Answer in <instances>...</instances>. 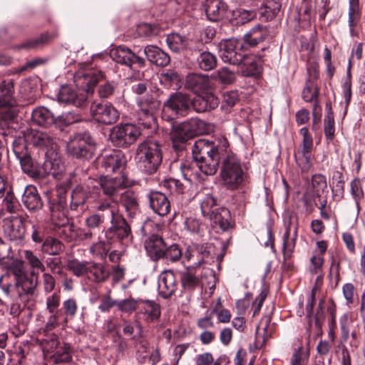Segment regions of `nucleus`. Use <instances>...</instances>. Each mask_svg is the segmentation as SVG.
I'll use <instances>...</instances> for the list:
<instances>
[{
    "instance_id": "1",
    "label": "nucleus",
    "mask_w": 365,
    "mask_h": 365,
    "mask_svg": "<svg viewBox=\"0 0 365 365\" xmlns=\"http://www.w3.org/2000/svg\"><path fill=\"white\" fill-rule=\"evenodd\" d=\"M126 158L121 150H113L102 157L101 167L106 174H96V170L84 167H77L69 173L67 182H86L88 180H100V182H136L130 179L125 168Z\"/></svg>"
},
{
    "instance_id": "2",
    "label": "nucleus",
    "mask_w": 365,
    "mask_h": 365,
    "mask_svg": "<svg viewBox=\"0 0 365 365\" xmlns=\"http://www.w3.org/2000/svg\"><path fill=\"white\" fill-rule=\"evenodd\" d=\"M7 274L13 277L14 284H4V276L0 277V288L6 297H11V289L14 288L18 298L28 302L37 295L38 276L34 271L28 272L22 260H14L7 268Z\"/></svg>"
},
{
    "instance_id": "3",
    "label": "nucleus",
    "mask_w": 365,
    "mask_h": 365,
    "mask_svg": "<svg viewBox=\"0 0 365 365\" xmlns=\"http://www.w3.org/2000/svg\"><path fill=\"white\" fill-rule=\"evenodd\" d=\"M223 149L214 142L200 138L196 140L192 148L193 160L200 170L206 175L217 173Z\"/></svg>"
},
{
    "instance_id": "4",
    "label": "nucleus",
    "mask_w": 365,
    "mask_h": 365,
    "mask_svg": "<svg viewBox=\"0 0 365 365\" xmlns=\"http://www.w3.org/2000/svg\"><path fill=\"white\" fill-rule=\"evenodd\" d=\"M73 78L77 85L86 86L88 92L98 85V96L101 98H110L115 94L118 88L116 82L106 80L103 72L98 69L85 68L78 70Z\"/></svg>"
},
{
    "instance_id": "5",
    "label": "nucleus",
    "mask_w": 365,
    "mask_h": 365,
    "mask_svg": "<svg viewBox=\"0 0 365 365\" xmlns=\"http://www.w3.org/2000/svg\"><path fill=\"white\" fill-rule=\"evenodd\" d=\"M204 127L205 122L197 118L173 125L170 132L173 148L176 151H182L185 142L204 133Z\"/></svg>"
},
{
    "instance_id": "6",
    "label": "nucleus",
    "mask_w": 365,
    "mask_h": 365,
    "mask_svg": "<svg viewBox=\"0 0 365 365\" xmlns=\"http://www.w3.org/2000/svg\"><path fill=\"white\" fill-rule=\"evenodd\" d=\"M138 154L143 160L146 172L151 174L157 170L162 163V145L155 139H147L138 148Z\"/></svg>"
},
{
    "instance_id": "7",
    "label": "nucleus",
    "mask_w": 365,
    "mask_h": 365,
    "mask_svg": "<svg viewBox=\"0 0 365 365\" xmlns=\"http://www.w3.org/2000/svg\"><path fill=\"white\" fill-rule=\"evenodd\" d=\"M140 134L139 128L133 124H120L110 129L109 140L115 147L128 148L137 140Z\"/></svg>"
},
{
    "instance_id": "8",
    "label": "nucleus",
    "mask_w": 365,
    "mask_h": 365,
    "mask_svg": "<svg viewBox=\"0 0 365 365\" xmlns=\"http://www.w3.org/2000/svg\"><path fill=\"white\" fill-rule=\"evenodd\" d=\"M246 49L242 39H227L220 44V56L225 63L240 65L245 57Z\"/></svg>"
},
{
    "instance_id": "9",
    "label": "nucleus",
    "mask_w": 365,
    "mask_h": 365,
    "mask_svg": "<svg viewBox=\"0 0 365 365\" xmlns=\"http://www.w3.org/2000/svg\"><path fill=\"white\" fill-rule=\"evenodd\" d=\"M220 175L227 182H243L249 180L247 173L244 171L240 160L233 153H227L223 159Z\"/></svg>"
},
{
    "instance_id": "10",
    "label": "nucleus",
    "mask_w": 365,
    "mask_h": 365,
    "mask_svg": "<svg viewBox=\"0 0 365 365\" xmlns=\"http://www.w3.org/2000/svg\"><path fill=\"white\" fill-rule=\"evenodd\" d=\"M191 97L181 91L172 93L164 102V108L177 117H185L190 113Z\"/></svg>"
},
{
    "instance_id": "11",
    "label": "nucleus",
    "mask_w": 365,
    "mask_h": 365,
    "mask_svg": "<svg viewBox=\"0 0 365 365\" xmlns=\"http://www.w3.org/2000/svg\"><path fill=\"white\" fill-rule=\"evenodd\" d=\"M111 226L105 231V236L108 240H118L123 243H128L133 239L130 225L120 214L111 222Z\"/></svg>"
},
{
    "instance_id": "12",
    "label": "nucleus",
    "mask_w": 365,
    "mask_h": 365,
    "mask_svg": "<svg viewBox=\"0 0 365 365\" xmlns=\"http://www.w3.org/2000/svg\"><path fill=\"white\" fill-rule=\"evenodd\" d=\"M26 139L34 146L43 148L45 150L46 157L58 153V145L56 139L47 133L32 129L28 130Z\"/></svg>"
},
{
    "instance_id": "13",
    "label": "nucleus",
    "mask_w": 365,
    "mask_h": 365,
    "mask_svg": "<svg viewBox=\"0 0 365 365\" xmlns=\"http://www.w3.org/2000/svg\"><path fill=\"white\" fill-rule=\"evenodd\" d=\"M95 150V145L91 137L85 134L78 136L68 145V152L74 158L89 160Z\"/></svg>"
},
{
    "instance_id": "14",
    "label": "nucleus",
    "mask_w": 365,
    "mask_h": 365,
    "mask_svg": "<svg viewBox=\"0 0 365 365\" xmlns=\"http://www.w3.org/2000/svg\"><path fill=\"white\" fill-rule=\"evenodd\" d=\"M140 120L145 128H149L155 124V113L160 106V102L151 96H146L138 99Z\"/></svg>"
},
{
    "instance_id": "15",
    "label": "nucleus",
    "mask_w": 365,
    "mask_h": 365,
    "mask_svg": "<svg viewBox=\"0 0 365 365\" xmlns=\"http://www.w3.org/2000/svg\"><path fill=\"white\" fill-rule=\"evenodd\" d=\"M91 113L93 119L104 125L115 123L119 118V113L110 103H92Z\"/></svg>"
},
{
    "instance_id": "16",
    "label": "nucleus",
    "mask_w": 365,
    "mask_h": 365,
    "mask_svg": "<svg viewBox=\"0 0 365 365\" xmlns=\"http://www.w3.org/2000/svg\"><path fill=\"white\" fill-rule=\"evenodd\" d=\"M68 115L65 117L63 115L55 117L54 114L44 106H39L34 109L31 113L32 122L36 125L44 128H48L53 124L68 125L71 122L66 121Z\"/></svg>"
},
{
    "instance_id": "17",
    "label": "nucleus",
    "mask_w": 365,
    "mask_h": 365,
    "mask_svg": "<svg viewBox=\"0 0 365 365\" xmlns=\"http://www.w3.org/2000/svg\"><path fill=\"white\" fill-rule=\"evenodd\" d=\"M58 101L78 108L88 104V91H76L68 86H63L58 93Z\"/></svg>"
},
{
    "instance_id": "18",
    "label": "nucleus",
    "mask_w": 365,
    "mask_h": 365,
    "mask_svg": "<svg viewBox=\"0 0 365 365\" xmlns=\"http://www.w3.org/2000/svg\"><path fill=\"white\" fill-rule=\"evenodd\" d=\"M110 55L116 63L130 68L135 66L137 68H141L145 66V60L143 57L135 55L130 49L125 46H120L111 50Z\"/></svg>"
},
{
    "instance_id": "19",
    "label": "nucleus",
    "mask_w": 365,
    "mask_h": 365,
    "mask_svg": "<svg viewBox=\"0 0 365 365\" xmlns=\"http://www.w3.org/2000/svg\"><path fill=\"white\" fill-rule=\"evenodd\" d=\"M41 171L44 174L41 176V179H44L46 177L49 178L50 176L55 180H61L63 178L65 166L58 153L46 157Z\"/></svg>"
},
{
    "instance_id": "20",
    "label": "nucleus",
    "mask_w": 365,
    "mask_h": 365,
    "mask_svg": "<svg viewBox=\"0 0 365 365\" xmlns=\"http://www.w3.org/2000/svg\"><path fill=\"white\" fill-rule=\"evenodd\" d=\"M48 343L51 349H54V353L51 356V360L56 363H68L72 360L71 346L69 344L59 341L58 336L55 334L51 336Z\"/></svg>"
},
{
    "instance_id": "21",
    "label": "nucleus",
    "mask_w": 365,
    "mask_h": 365,
    "mask_svg": "<svg viewBox=\"0 0 365 365\" xmlns=\"http://www.w3.org/2000/svg\"><path fill=\"white\" fill-rule=\"evenodd\" d=\"M178 285L176 277L171 270H165L158 277V294L164 299L173 295L178 289Z\"/></svg>"
},
{
    "instance_id": "22",
    "label": "nucleus",
    "mask_w": 365,
    "mask_h": 365,
    "mask_svg": "<svg viewBox=\"0 0 365 365\" xmlns=\"http://www.w3.org/2000/svg\"><path fill=\"white\" fill-rule=\"evenodd\" d=\"M219 103V98L212 93L197 95L191 98L190 111L193 110L198 113L211 111L217 108Z\"/></svg>"
},
{
    "instance_id": "23",
    "label": "nucleus",
    "mask_w": 365,
    "mask_h": 365,
    "mask_svg": "<svg viewBox=\"0 0 365 365\" xmlns=\"http://www.w3.org/2000/svg\"><path fill=\"white\" fill-rule=\"evenodd\" d=\"M165 245L163 238L156 234L149 236L144 242L145 249L153 261L161 259Z\"/></svg>"
},
{
    "instance_id": "24",
    "label": "nucleus",
    "mask_w": 365,
    "mask_h": 365,
    "mask_svg": "<svg viewBox=\"0 0 365 365\" xmlns=\"http://www.w3.org/2000/svg\"><path fill=\"white\" fill-rule=\"evenodd\" d=\"M207 19L217 21L223 18L227 5L222 0H205L202 4Z\"/></svg>"
},
{
    "instance_id": "25",
    "label": "nucleus",
    "mask_w": 365,
    "mask_h": 365,
    "mask_svg": "<svg viewBox=\"0 0 365 365\" xmlns=\"http://www.w3.org/2000/svg\"><path fill=\"white\" fill-rule=\"evenodd\" d=\"M120 201L124 207L127 215L133 218L140 213V205L136 194L131 190H125L119 194Z\"/></svg>"
},
{
    "instance_id": "26",
    "label": "nucleus",
    "mask_w": 365,
    "mask_h": 365,
    "mask_svg": "<svg viewBox=\"0 0 365 365\" xmlns=\"http://www.w3.org/2000/svg\"><path fill=\"white\" fill-rule=\"evenodd\" d=\"M150 206L160 216L166 215L170 210V202L165 194L161 192L151 191L148 194Z\"/></svg>"
},
{
    "instance_id": "27",
    "label": "nucleus",
    "mask_w": 365,
    "mask_h": 365,
    "mask_svg": "<svg viewBox=\"0 0 365 365\" xmlns=\"http://www.w3.org/2000/svg\"><path fill=\"white\" fill-rule=\"evenodd\" d=\"M185 86L193 93H199L208 90L210 80L207 75L190 73L187 76Z\"/></svg>"
},
{
    "instance_id": "28",
    "label": "nucleus",
    "mask_w": 365,
    "mask_h": 365,
    "mask_svg": "<svg viewBox=\"0 0 365 365\" xmlns=\"http://www.w3.org/2000/svg\"><path fill=\"white\" fill-rule=\"evenodd\" d=\"M147 59L153 64L165 67L170 62V56L158 46L148 45L144 48Z\"/></svg>"
},
{
    "instance_id": "29",
    "label": "nucleus",
    "mask_w": 365,
    "mask_h": 365,
    "mask_svg": "<svg viewBox=\"0 0 365 365\" xmlns=\"http://www.w3.org/2000/svg\"><path fill=\"white\" fill-rule=\"evenodd\" d=\"M268 35V27L258 24L245 34L242 41L245 42L246 47L247 46L253 47L264 41Z\"/></svg>"
},
{
    "instance_id": "30",
    "label": "nucleus",
    "mask_w": 365,
    "mask_h": 365,
    "mask_svg": "<svg viewBox=\"0 0 365 365\" xmlns=\"http://www.w3.org/2000/svg\"><path fill=\"white\" fill-rule=\"evenodd\" d=\"M22 202L29 210H38L43 206V202L35 186L29 184L24 189Z\"/></svg>"
},
{
    "instance_id": "31",
    "label": "nucleus",
    "mask_w": 365,
    "mask_h": 365,
    "mask_svg": "<svg viewBox=\"0 0 365 365\" xmlns=\"http://www.w3.org/2000/svg\"><path fill=\"white\" fill-rule=\"evenodd\" d=\"M197 262H195L191 267L197 268L205 262V254ZM190 267H187V271L182 272L180 277L182 288L185 292L194 290L199 284L200 279L190 271Z\"/></svg>"
},
{
    "instance_id": "32",
    "label": "nucleus",
    "mask_w": 365,
    "mask_h": 365,
    "mask_svg": "<svg viewBox=\"0 0 365 365\" xmlns=\"http://www.w3.org/2000/svg\"><path fill=\"white\" fill-rule=\"evenodd\" d=\"M208 219L215 225H218L222 231H228L232 227L230 212L225 207L215 208V211Z\"/></svg>"
},
{
    "instance_id": "33",
    "label": "nucleus",
    "mask_w": 365,
    "mask_h": 365,
    "mask_svg": "<svg viewBox=\"0 0 365 365\" xmlns=\"http://www.w3.org/2000/svg\"><path fill=\"white\" fill-rule=\"evenodd\" d=\"M11 240H21L26 235V227L23 217H13L6 230Z\"/></svg>"
},
{
    "instance_id": "34",
    "label": "nucleus",
    "mask_w": 365,
    "mask_h": 365,
    "mask_svg": "<svg viewBox=\"0 0 365 365\" xmlns=\"http://www.w3.org/2000/svg\"><path fill=\"white\" fill-rule=\"evenodd\" d=\"M102 222L98 214H93L86 220V230L83 232L84 239H92L96 237L101 232Z\"/></svg>"
},
{
    "instance_id": "35",
    "label": "nucleus",
    "mask_w": 365,
    "mask_h": 365,
    "mask_svg": "<svg viewBox=\"0 0 365 365\" xmlns=\"http://www.w3.org/2000/svg\"><path fill=\"white\" fill-rule=\"evenodd\" d=\"M14 83L11 80L0 83V106H12L14 104Z\"/></svg>"
},
{
    "instance_id": "36",
    "label": "nucleus",
    "mask_w": 365,
    "mask_h": 365,
    "mask_svg": "<svg viewBox=\"0 0 365 365\" xmlns=\"http://www.w3.org/2000/svg\"><path fill=\"white\" fill-rule=\"evenodd\" d=\"M56 36L54 34L43 33L38 37L26 40L19 45V48L27 50L38 49L47 45Z\"/></svg>"
},
{
    "instance_id": "37",
    "label": "nucleus",
    "mask_w": 365,
    "mask_h": 365,
    "mask_svg": "<svg viewBox=\"0 0 365 365\" xmlns=\"http://www.w3.org/2000/svg\"><path fill=\"white\" fill-rule=\"evenodd\" d=\"M138 313L145 316V320L153 322L159 318L160 315V306L151 301L144 302L141 300L138 307Z\"/></svg>"
},
{
    "instance_id": "38",
    "label": "nucleus",
    "mask_w": 365,
    "mask_h": 365,
    "mask_svg": "<svg viewBox=\"0 0 365 365\" xmlns=\"http://www.w3.org/2000/svg\"><path fill=\"white\" fill-rule=\"evenodd\" d=\"M243 65L242 72L245 76H257L261 72V63L259 59L252 56L245 55L242 63Z\"/></svg>"
},
{
    "instance_id": "39",
    "label": "nucleus",
    "mask_w": 365,
    "mask_h": 365,
    "mask_svg": "<svg viewBox=\"0 0 365 365\" xmlns=\"http://www.w3.org/2000/svg\"><path fill=\"white\" fill-rule=\"evenodd\" d=\"M50 314L47 319L45 327L47 331H51L60 326H66L68 321L65 317L61 309H55Z\"/></svg>"
},
{
    "instance_id": "40",
    "label": "nucleus",
    "mask_w": 365,
    "mask_h": 365,
    "mask_svg": "<svg viewBox=\"0 0 365 365\" xmlns=\"http://www.w3.org/2000/svg\"><path fill=\"white\" fill-rule=\"evenodd\" d=\"M50 314L47 319L45 327L47 331H51L60 326H66L68 321L65 317L61 309H55Z\"/></svg>"
},
{
    "instance_id": "41",
    "label": "nucleus",
    "mask_w": 365,
    "mask_h": 365,
    "mask_svg": "<svg viewBox=\"0 0 365 365\" xmlns=\"http://www.w3.org/2000/svg\"><path fill=\"white\" fill-rule=\"evenodd\" d=\"M50 314L47 319L45 327L47 331H51L60 326H66L68 321L65 317L61 309H55Z\"/></svg>"
},
{
    "instance_id": "42",
    "label": "nucleus",
    "mask_w": 365,
    "mask_h": 365,
    "mask_svg": "<svg viewBox=\"0 0 365 365\" xmlns=\"http://www.w3.org/2000/svg\"><path fill=\"white\" fill-rule=\"evenodd\" d=\"M360 16L361 11L359 2L349 1L348 24L349 26V33L351 36L355 35L354 26L359 22Z\"/></svg>"
},
{
    "instance_id": "43",
    "label": "nucleus",
    "mask_w": 365,
    "mask_h": 365,
    "mask_svg": "<svg viewBox=\"0 0 365 365\" xmlns=\"http://www.w3.org/2000/svg\"><path fill=\"white\" fill-rule=\"evenodd\" d=\"M28 143L29 142L26 139V133H24V137H19L14 139L12 150L19 160L30 156L27 149Z\"/></svg>"
},
{
    "instance_id": "44",
    "label": "nucleus",
    "mask_w": 365,
    "mask_h": 365,
    "mask_svg": "<svg viewBox=\"0 0 365 365\" xmlns=\"http://www.w3.org/2000/svg\"><path fill=\"white\" fill-rule=\"evenodd\" d=\"M88 272L92 274L94 277V282L101 283L107 281L110 275L109 269L105 267L102 264L90 263Z\"/></svg>"
},
{
    "instance_id": "45",
    "label": "nucleus",
    "mask_w": 365,
    "mask_h": 365,
    "mask_svg": "<svg viewBox=\"0 0 365 365\" xmlns=\"http://www.w3.org/2000/svg\"><path fill=\"white\" fill-rule=\"evenodd\" d=\"M23 172L27 174L31 179L34 180H41L42 173L41 168L37 169L34 165L31 156L19 160Z\"/></svg>"
},
{
    "instance_id": "46",
    "label": "nucleus",
    "mask_w": 365,
    "mask_h": 365,
    "mask_svg": "<svg viewBox=\"0 0 365 365\" xmlns=\"http://www.w3.org/2000/svg\"><path fill=\"white\" fill-rule=\"evenodd\" d=\"M42 250L50 255H58L63 252L64 245L56 238L48 237L42 244Z\"/></svg>"
},
{
    "instance_id": "47",
    "label": "nucleus",
    "mask_w": 365,
    "mask_h": 365,
    "mask_svg": "<svg viewBox=\"0 0 365 365\" xmlns=\"http://www.w3.org/2000/svg\"><path fill=\"white\" fill-rule=\"evenodd\" d=\"M166 41L170 50L177 53L185 49L188 44L187 39L178 34H169Z\"/></svg>"
},
{
    "instance_id": "48",
    "label": "nucleus",
    "mask_w": 365,
    "mask_h": 365,
    "mask_svg": "<svg viewBox=\"0 0 365 365\" xmlns=\"http://www.w3.org/2000/svg\"><path fill=\"white\" fill-rule=\"evenodd\" d=\"M51 220L56 227H62L68 222V219L60 204L51 207Z\"/></svg>"
},
{
    "instance_id": "49",
    "label": "nucleus",
    "mask_w": 365,
    "mask_h": 365,
    "mask_svg": "<svg viewBox=\"0 0 365 365\" xmlns=\"http://www.w3.org/2000/svg\"><path fill=\"white\" fill-rule=\"evenodd\" d=\"M256 16L257 14L255 11L236 9L232 12V22L235 25H243L252 21Z\"/></svg>"
},
{
    "instance_id": "50",
    "label": "nucleus",
    "mask_w": 365,
    "mask_h": 365,
    "mask_svg": "<svg viewBox=\"0 0 365 365\" xmlns=\"http://www.w3.org/2000/svg\"><path fill=\"white\" fill-rule=\"evenodd\" d=\"M217 62L216 56L209 51L200 53L197 58V63L200 68L205 71L214 69L217 66Z\"/></svg>"
},
{
    "instance_id": "51",
    "label": "nucleus",
    "mask_w": 365,
    "mask_h": 365,
    "mask_svg": "<svg viewBox=\"0 0 365 365\" xmlns=\"http://www.w3.org/2000/svg\"><path fill=\"white\" fill-rule=\"evenodd\" d=\"M90 262L79 261L76 259H70L67 262V269L77 277H83L88 272Z\"/></svg>"
},
{
    "instance_id": "52",
    "label": "nucleus",
    "mask_w": 365,
    "mask_h": 365,
    "mask_svg": "<svg viewBox=\"0 0 365 365\" xmlns=\"http://www.w3.org/2000/svg\"><path fill=\"white\" fill-rule=\"evenodd\" d=\"M319 96V89L317 88L315 83L308 79L306 82V86L302 91V98L307 102L314 101V112L315 111L318 103L317 102Z\"/></svg>"
},
{
    "instance_id": "53",
    "label": "nucleus",
    "mask_w": 365,
    "mask_h": 365,
    "mask_svg": "<svg viewBox=\"0 0 365 365\" xmlns=\"http://www.w3.org/2000/svg\"><path fill=\"white\" fill-rule=\"evenodd\" d=\"M135 327L138 329L137 334L132 336L134 346L138 353L145 354L148 352V342L145 340L143 335V327L139 322H136Z\"/></svg>"
},
{
    "instance_id": "54",
    "label": "nucleus",
    "mask_w": 365,
    "mask_h": 365,
    "mask_svg": "<svg viewBox=\"0 0 365 365\" xmlns=\"http://www.w3.org/2000/svg\"><path fill=\"white\" fill-rule=\"evenodd\" d=\"M182 249L178 244H172L170 246L165 245L161 259L166 262H176L181 259Z\"/></svg>"
},
{
    "instance_id": "55",
    "label": "nucleus",
    "mask_w": 365,
    "mask_h": 365,
    "mask_svg": "<svg viewBox=\"0 0 365 365\" xmlns=\"http://www.w3.org/2000/svg\"><path fill=\"white\" fill-rule=\"evenodd\" d=\"M98 212L97 214L101 217L103 222L106 220H110L111 222L115 219V217L120 215L116 207L111 206L108 203L100 205L98 207Z\"/></svg>"
},
{
    "instance_id": "56",
    "label": "nucleus",
    "mask_w": 365,
    "mask_h": 365,
    "mask_svg": "<svg viewBox=\"0 0 365 365\" xmlns=\"http://www.w3.org/2000/svg\"><path fill=\"white\" fill-rule=\"evenodd\" d=\"M290 230L287 228L283 236V255L284 257L289 258L294 251L295 242L297 239V231L294 233V237L289 239Z\"/></svg>"
},
{
    "instance_id": "57",
    "label": "nucleus",
    "mask_w": 365,
    "mask_h": 365,
    "mask_svg": "<svg viewBox=\"0 0 365 365\" xmlns=\"http://www.w3.org/2000/svg\"><path fill=\"white\" fill-rule=\"evenodd\" d=\"M217 202L211 194H207L200 204L202 214L208 218L215 211L217 207Z\"/></svg>"
},
{
    "instance_id": "58",
    "label": "nucleus",
    "mask_w": 365,
    "mask_h": 365,
    "mask_svg": "<svg viewBox=\"0 0 365 365\" xmlns=\"http://www.w3.org/2000/svg\"><path fill=\"white\" fill-rule=\"evenodd\" d=\"M78 305L77 300L75 298H68L64 300L62 303L61 310L64 314L68 321L74 319Z\"/></svg>"
},
{
    "instance_id": "59",
    "label": "nucleus",
    "mask_w": 365,
    "mask_h": 365,
    "mask_svg": "<svg viewBox=\"0 0 365 365\" xmlns=\"http://www.w3.org/2000/svg\"><path fill=\"white\" fill-rule=\"evenodd\" d=\"M324 134L327 140H331L334 137V118L331 106L329 107L324 118Z\"/></svg>"
},
{
    "instance_id": "60",
    "label": "nucleus",
    "mask_w": 365,
    "mask_h": 365,
    "mask_svg": "<svg viewBox=\"0 0 365 365\" xmlns=\"http://www.w3.org/2000/svg\"><path fill=\"white\" fill-rule=\"evenodd\" d=\"M141 300H136L133 298H128L122 300H118L117 307L118 310L125 313H131L136 309H138V307Z\"/></svg>"
},
{
    "instance_id": "61",
    "label": "nucleus",
    "mask_w": 365,
    "mask_h": 365,
    "mask_svg": "<svg viewBox=\"0 0 365 365\" xmlns=\"http://www.w3.org/2000/svg\"><path fill=\"white\" fill-rule=\"evenodd\" d=\"M215 78L223 84H231L236 79V73L227 67H223L217 71Z\"/></svg>"
},
{
    "instance_id": "62",
    "label": "nucleus",
    "mask_w": 365,
    "mask_h": 365,
    "mask_svg": "<svg viewBox=\"0 0 365 365\" xmlns=\"http://www.w3.org/2000/svg\"><path fill=\"white\" fill-rule=\"evenodd\" d=\"M238 93L235 91H226L222 94V109L230 111L238 101Z\"/></svg>"
},
{
    "instance_id": "63",
    "label": "nucleus",
    "mask_w": 365,
    "mask_h": 365,
    "mask_svg": "<svg viewBox=\"0 0 365 365\" xmlns=\"http://www.w3.org/2000/svg\"><path fill=\"white\" fill-rule=\"evenodd\" d=\"M24 253V258L31 268L33 269H38L41 272H44L46 270V267L44 266L43 263L36 255L34 254L32 251L25 250Z\"/></svg>"
},
{
    "instance_id": "64",
    "label": "nucleus",
    "mask_w": 365,
    "mask_h": 365,
    "mask_svg": "<svg viewBox=\"0 0 365 365\" xmlns=\"http://www.w3.org/2000/svg\"><path fill=\"white\" fill-rule=\"evenodd\" d=\"M160 76L161 81H163L170 86L175 85V86H178L182 80L180 75L177 71L172 69H169L166 72L162 73Z\"/></svg>"
}]
</instances>
